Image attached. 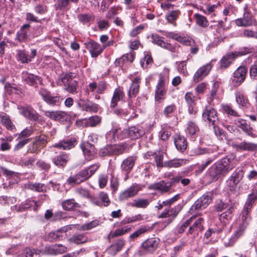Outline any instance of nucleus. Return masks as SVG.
<instances>
[{
	"instance_id": "f257e3e1",
	"label": "nucleus",
	"mask_w": 257,
	"mask_h": 257,
	"mask_svg": "<svg viewBox=\"0 0 257 257\" xmlns=\"http://www.w3.org/2000/svg\"><path fill=\"white\" fill-rule=\"evenodd\" d=\"M117 131L118 130L117 129L113 128L110 132L114 141H115L116 139L120 140L127 138L137 139L145 134L143 130L135 126L125 128L120 131L119 133H117Z\"/></svg>"
},
{
	"instance_id": "f03ea898",
	"label": "nucleus",
	"mask_w": 257,
	"mask_h": 257,
	"mask_svg": "<svg viewBox=\"0 0 257 257\" xmlns=\"http://www.w3.org/2000/svg\"><path fill=\"white\" fill-rule=\"evenodd\" d=\"M252 52L251 49L245 47L238 51H234L224 56L220 60L221 68H226L237 57L245 55Z\"/></svg>"
},
{
	"instance_id": "7ed1b4c3",
	"label": "nucleus",
	"mask_w": 257,
	"mask_h": 257,
	"mask_svg": "<svg viewBox=\"0 0 257 257\" xmlns=\"http://www.w3.org/2000/svg\"><path fill=\"white\" fill-rule=\"evenodd\" d=\"M244 14L242 18L235 20V24L238 27H247L257 25V21L251 14L247 5L244 8Z\"/></svg>"
},
{
	"instance_id": "20e7f679",
	"label": "nucleus",
	"mask_w": 257,
	"mask_h": 257,
	"mask_svg": "<svg viewBox=\"0 0 257 257\" xmlns=\"http://www.w3.org/2000/svg\"><path fill=\"white\" fill-rule=\"evenodd\" d=\"M182 208V205L181 204H178L174 207H169L168 209H165L161 214H160L158 215V218H167L168 219L165 221L164 222L167 225L169 224L172 223L177 217Z\"/></svg>"
},
{
	"instance_id": "39448f33",
	"label": "nucleus",
	"mask_w": 257,
	"mask_h": 257,
	"mask_svg": "<svg viewBox=\"0 0 257 257\" xmlns=\"http://www.w3.org/2000/svg\"><path fill=\"white\" fill-rule=\"evenodd\" d=\"M202 118L204 121L212 126L217 125L219 121L216 111L210 106L206 107L203 110Z\"/></svg>"
},
{
	"instance_id": "423d86ee",
	"label": "nucleus",
	"mask_w": 257,
	"mask_h": 257,
	"mask_svg": "<svg viewBox=\"0 0 257 257\" xmlns=\"http://www.w3.org/2000/svg\"><path fill=\"white\" fill-rule=\"evenodd\" d=\"M212 197L209 193L203 194L194 202L190 210L194 212L205 208L211 202Z\"/></svg>"
},
{
	"instance_id": "0eeeda50",
	"label": "nucleus",
	"mask_w": 257,
	"mask_h": 257,
	"mask_svg": "<svg viewBox=\"0 0 257 257\" xmlns=\"http://www.w3.org/2000/svg\"><path fill=\"white\" fill-rule=\"evenodd\" d=\"M90 177L87 170L83 169L75 175L69 177L67 180V183L70 185H78L88 180Z\"/></svg>"
},
{
	"instance_id": "6e6552de",
	"label": "nucleus",
	"mask_w": 257,
	"mask_h": 257,
	"mask_svg": "<svg viewBox=\"0 0 257 257\" xmlns=\"http://www.w3.org/2000/svg\"><path fill=\"white\" fill-rule=\"evenodd\" d=\"M242 169L237 168L227 180V184L230 191H234L237 184L243 177Z\"/></svg>"
},
{
	"instance_id": "1a4fd4ad",
	"label": "nucleus",
	"mask_w": 257,
	"mask_h": 257,
	"mask_svg": "<svg viewBox=\"0 0 257 257\" xmlns=\"http://www.w3.org/2000/svg\"><path fill=\"white\" fill-rule=\"evenodd\" d=\"M220 161L213 164L208 170L207 174L213 179H217L220 175H225L228 172L222 166Z\"/></svg>"
},
{
	"instance_id": "9d476101",
	"label": "nucleus",
	"mask_w": 257,
	"mask_h": 257,
	"mask_svg": "<svg viewBox=\"0 0 257 257\" xmlns=\"http://www.w3.org/2000/svg\"><path fill=\"white\" fill-rule=\"evenodd\" d=\"M78 105L81 108V110L90 112H97L99 109V106L88 99L84 100L80 98L78 102Z\"/></svg>"
},
{
	"instance_id": "9b49d317",
	"label": "nucleus",
	"mask_w": 257,
	"mask_h": 257,
	"mask_svg": "<svg viewBox=\"0 0 257 257\" xmlns=\"http://www.w3.org/2000/svg\"><path fill=\"white\" fill-rule=\"evenodd\" d=\"M140 190V186L137 184H134L120 194L119 200L120 201H123L128 198L133 197L138 194Z\"/></svg>"
},
{
	"instance_id": "f8f14e48",
	"label": "nucleus",
	"mask_w": 257,
	"mask_h": 257,
	"mask_svg": "<svg viewBox=\"0 0 257 257\" xmlns=\"http://www.w3.org/2000/svg\"><path fill=\"white\" fill-rule=\"evenodd\" d=\"M212 65L210 63H208L202 67H201L194 75V82L197 83L202 80L209 74Z\"/></svg>"
},
{
	"instance_id": "ddd939ff",
	"label": "nucleus",
	"mask_w": 257,
	"mask_h": 257,
	"mask_svg": "<svg viewBox=\"0 0 257 257\" xmlns=\"http://www.w3.org/2000/svg\"><path fill=\"white\" fill-rule=\"evenodd\" d=\"M204 220L202 218H198L191 225L187 232V234L193 235L194 237L198 236L199 233L201 232L204 229L203 226Z\"/></svg>"
},
{
	"instance_id": "4468645a",
	"label": "nucleus",
	"mask_w": 257,
	"mask_h": 257,
	"mask_svg": "<svg viewBox=\"0 0 257 257\" xmlns=\"http://www.w3.org/2000/svg\"><path fill=\"white\" fill-rule=\"evenodd\" d=\"M152 42L156 44L160 47L168 50L172 52L176 51V47L171 45L170 43H166L163 40V38L160 37L157 34H152Z\"/></svg>"
},
{
	"instance_id": "2eb2a0df",
	"label": "nucleus",
	"mask_w": 257,
	"mask_h": 257,
	"mask_svg": "<svg viewBox=\"0 0 257 257\" xmlns=\"http://www.w3.org/2000/svg\"><path fill=\"white\" fill-rule=\"evenodd\" d=\"M220 162L222 163V166L229 172L232 170L237 164V160L235 159V156L233 154H230L221 159Z\"/></svg>"
},
{
	"instance_id": "dca6fc26",
	"label": "nucleus",
	"mask_w": 257,
	"mask_h": 257,
	"mask_svg": "<svg viewBox=\"0 0 257 257\" xmlns=\"http://www.w3.org/2000/svg\"><path fill=\"white\" fill-rule=\"evenodd\" d=\"M81 149L88 160H92L95 156L94 146L88 142H84L81 145Z\"/></svg>"
},
{
	"instance_id": "f3484780",
	"label": "nucleus",
	"mask_w": 257,
	"mask_h": 257,
	"mask_svg": "<svg viewBox=\"0 0 257 257\" xmlns=\"http://www.w3.org/2000/svg\"><path fill=\"white\" fill-rule=\"evenodd\" d=\"M235 124L243 131L247 135L252 137L255 138L256 135L252 133V128L250 126L249 123H247L246 121L244 119L239 118L235 121Z\"/></svg>"
},
{
	"instance_id": "a211bd4d",
	"label": "nucleus",
	"mask_w": 257,
	"mask_h": 257,
	"mask_svg": "<svg viewBox=\"0 0 257 257\" xmlns=\"http://www.w3.org/2000/svg\"><path fill=\"white\" fill-rule=\"evenodd\" d=\"M101 121V118L98 116L95 115L91 116L88 119H83L76 120V123L78 125H84L85 126H95L98 124Z\"/></svg>"
},
{
	"instance_id": "6ab92c4d",
	"label": "nucleus",
	"mask_w": 257,
	"mask_h": 257,
	"mask_svg": "<svg viewBox=\"0 0 257 257\" xmlns=\"http://www.w3.org/2000/svg\"><path fill=\"white\" fill-rule=\"evenodd\" d=\"M21 113L27 118L33 120L38 119L39 117L38 113L30 106L22 107Z\"/></svg>"
},
{
	"instance_id": "aec40b11",
	"label": "nucleus",
	"mask_w": 257,
	"mask_h": 257,
	"mask_svg": "<svg viewBox=\"0 0 257 257\" xmlns=\"http://www.w3.org/2000/svg\"><path fill=\"white\" fill-rule=\"evenodd\" d=\"M85 45L86 48L90 52L92 57H96L103 50L100 45L94 41L89 42Z\"/></svg>"
},
{
	"instance_id": "412c9836",
	"label": "nucleus",
	"mask_w": 257,
	"mask_h": 257,
	"mask_svg": "<svg viewBox=\"0 0 257 257\" xmlns=\"http://www.w3.org/2000/svg\"><path fill=\"white\" fill-rule=\"evenodd\" d=\"M30 27L29 24H25L22 26L16 34V39L20 42L26 41L29 36V30Z\"/></svg>"
},
{
	"instance_id": "4be33fe9",
	"label": "nucleus",
	"mask_w": 257,
	"mask_h": 257,
	"mask_svg": "<svg viewBox=\"0 0 257 257\" xmlns=\"http://www.w3.org/2000/svg\"><path fill=\"white\" fill-rule=\"evenodd\" d=\"M23 79L27 84L32 86L37 85L38 82L40 83L42 82L41 78L40 77L27 72L23 73Z\"/></svg>"
},
{
	"instance_id": "5701e85b",
	"label": "nucleus",
	"mask_w": 257,
	"mask_h": 257,
	"mask_svg": "<svg viewBox=\"0 0 257 257\" xmlns=\"http://www.w3.org/2000/svg\"><path fill=\"white\" fill-rule=\"evenodd\" d=\"M166 93L165 89V82L164 80L161 78L157 85L155 91V99L157 101H160L164 99V95Z\"/></svg>"
},
{
	"instance_id": "b1692460",
	"label": "nucleus",
	"mask_w": 257,
	"mask_h": 257,
	"mask_svg": "<svg viewBox=\"0 0 257 257\" xmlns=\"http://www.w3.org/2000/svg\"><path fill=\"white\" fill-rule=\"evenodd\" d=\"M92 202L99 206H107L110 203V200L107 193L101 192L98 195V198H94Z\"/></svg>"
},
{
	"instance_id": "393cba45",
	"label": "nucleus",
	"mask_w": 257,
	"mask_h": 257,
	"mask_svg": "<svg viewBox=\"0 0 257 257\" xmlns=\"http://www.w3.org/2000/svg\"><path fill=\"white\" fill-rule=\"evenodd\" d=\"M159 242V239L158 238H149L142 243V247L145 250L150 252H152L158 247Z\"/></svg>"
},
{
	"instance_id": "a878e982",
	"label": "nucleus",
	"mask_w": 257,
	"mask_h": 257,
	"mask_svg": "<svg viewBox=\"0 0 257 257\" xmlns=\"http://www.w3.org/2000/svg\"><path fill=\"white\" fill-rule=\"evenodd\" d=\"M174 143L177 149L183 152L187 147V142L184 137L179 135H176L174 137Z\"/></svg>"
},
{
	"instance_id": "bb28decb",
	"label": "nucleus",
	"mask_w": 257,
	"mask_h": 257,
	"mask_svg": "<svg viewBox=\"0 0 257 257\" xmlns=\"http://www.w3.org/2000/svg\"><path fill=\"white\" fill-rule=\"evenodd\" d=\"M124 244L125 241L123 239L117 240L107 248L108 253L111 255H114L117 252L121 250Z\"/></svg>"
},
{
	"instance_id": "cd10ccee",
	"label": "nucleus",
	"mask_w": 257,
	"mask_h": 257,
	"mask_svg": "<svg viewBox=\"0 0 257 257\" xmlns=\"http://www.w3.org/2000/svg\"><path fill=\"white\" fill-rule=\"evenodd\" d=\"M124 96V93L122 88L120 87L116 88L114 91L111 99L110 106L112 107L116 106L117 102L120 100H122Z\"/></svg>"
},
{
	"instance_id": "c85d7f7f",
	"label": "nucleus",
	"mask_w": 257,
	"mask_h": 257,
	"mask_svg": "<svg viewBox=\"0 0 257 257\" xmlns=\"http://www.w3.org/2000/svg\"><path fill=\"white\" fill-rule=\"evenodd\" d=\"M189 160L183 159H174L166 161L164 163V167L168 168H177L187 164Z\"/></svg>"
},
{
	"instance_id": "c756f323",
	"label": "nucleus",
	"mask_w": 257,
	"mask_h": 257,
	"mask_svg": "<svg viewBox=\"0 0 257 257\" xmlns=\"http://www.w3.org/2000/svg\"><path fill=\"white\" fill-rule=\"evenodd\" d=\"M76 145V140L75 139L66 140L61 141L55 144L50 148H58L63 150H69L73 148Z\"/></svg>"
},
{
	"instance_id": "7c9ffc66",
	"label": "nucleus",
	"mask_w": 257,
	"mask_h": 257,
	"mask_svg": "<svg viewBox=\"0 0 257 257\" xmlns=\"http://www.w3.org/2000/svg\"><path fill=\"white\" fill-rule=\"evenodd\" d=\"M149 188L153 190L160 191L162 193L167 192L171 189V185L169 184V182L164 181L154 183L151 185Z\"/></svg>"
},
{
	"instance_id": "2f4dec72",
	"label": "nucleus",
	"mask_w": 257,
	"mask_h": 257,
	"mask_svg": "<svg viewBox=\"0 0 257 257\" xmlns=\"http://www.w3.org/2000/svg\"><path fill=\"white\" fill-rule=\"evenodd\" d=\"M44 114L50 119L58 121L64 119L67 115L66 113L64 111L58 110L44 111Z\"/></svg>"
},
{
	"instance_id": "473e14b6",
	"label": "nucleus",
	"mask_w": 257,
	"mask_h": 257,
	"mask_svg": "<svg viewBox=\"0 0 257 257\" xmlns=\"http://www.w3.org/2000/svg\"><path fill=\"white\" fill-rule=\"evenodd\" d=\"M141 78L140 77H136L132 82L130 86L128 95L130 97H135L139 93L140 89V84L141 82Z\"/></svg>"
},
{
	"instance_id": "72a5a7b5",
	"label": "nucleus",
	"mask_w": 257,
	"mask_h": 257,
	"mask_svg": "<svg viewBox=\"0 0 257 257\" xmlns=\"http://www.w3.org/2000/svg\"><path fill=\"white\" fill-rule=\"evenodd\" d=\"M246 226L247 225L246 224H245V223H241L239 225L238 227L236 229L233 234L230 238V245H232L234 243L243 235Z\"/></svg>"
},
{
	"instance_id": "f704fd0d",
	"label": "nucleus",
	"mask_w": 257,
	"mask_h": 257,
	"mask_svg": "<svg viewBox=\"0 0 257 257\" xmlns=\"http://www.w3.org/2000/svg\"><path fill=\"white\" fill-rule=\"evenodd\" d=\"M68 160V155L62 153L54 158L52 161L55 165L58 167H64L66 165Z\"/></svg>"
},
{
	"instance_id": "c9c22d12",
	"label": "nucleus",
	"mask_w": 257,
	"mask_h": 257,
	"mask_svg": "<svg viewBox=\"0 0 257 257\" xmlns=\"http://www.w3.org/2000/svg\"><path fill=\"white\" fill-rule=\"evenodd\" d=\"M136 159L134 157L130 156L124 159L121 165L122 170L129 172L133 169Z\"/></svg>"
},
{
	"instance_id": "e433bc0d",
	"label": "nucleus",
	"mask_w": 257,
	"mask_h": 257,
	"mask_svg": "<svg viewBox=\"0 0 257 257\" xmlns=\"http://www.w3.org/2000/svg\"><path fill=\"white\" fill-rule=\"evenodd\" d=\"M247 69L243 66L239 67L234 73V77L236 79V81L241 83L245 78Z\"/></svg>"
},
{
	"instance_id": "4c0bfd02",
	"label": "nucleus",
	"mask_w": 257,
	"mask_h": 257,
	"mask_svg": "<svg viewBox=\"0 0 257 257\" xmlns=\"http://www.w3.org/2000/svg\"><path fill=\"white\" fill-rule=\"evenodd\" d=\"M1 123L5 126L8 130L13 131L15 129V126L11 121L10 117L6 114H2L0 115Z\"/></svg>"
},
{
	"instance_id": "58836bf2",
	"label": "nucleus",
	"mask_w": 257,
	"mask_h": 257,
	"mask_svg": "<svg viewBox=\"0 0 257 257\" xmlns=\"http://www.w3.org/2000/svg\"><path fill=\"white\" fill-rule=\"evenodd\" d=\"M234 208L233 205H231L227 210L222 213L220 216V220L224 223H227L232 217V212L234 211Z\"/></svg>"
},
{
	"instance_id": "ea45409f",
	"label": "nucleus",
	"mask_w": 257,
	"mask_h": 257,
	"mask_svg": "<svg viewBox=\"0 0 257 257\" xmlns=\"http://www.w3.org/2000/svg\"><path fill=\"white\" fill-rule=\"evenodd\" d=\"M112 156L119 155L123 154L127 147L126 144L111 145Z\"/></svg>"
},
{
	"instance_id": "a19ab883",
	"label": "nucleus",
	"mask_w": 257,
	"mask_h": 257,
	"mask_svg": "<svg viewBox=\"0 0 257 257\" xmlns=\"http://www.w3.org/2000/svg\"><path fill=\"white\" fill-rule=\"evenodd\" d=\"M16 56L18 60L22 63H28L31 61V58L29 57V55L24 50H17Z\"/></svg>"
},
{
	"instance_id": "79ce46f5",
	"label": "nucleus",
	"mask_w": 257,
	"mask_h": 257,
	"mask_svg": "<svg viewBox=\"0 0 257 257\" xmlns=\"http://www.w3.org/2000/svg\"><path fill=\"white\" fill-rule=\"evenodd\" d=\"M150 201L147 199H137L130 204L132 207L137 208H146L150 204Z\"/></svg>"
},
{
	"instance_id": "37998d69",
	"label": "nucleus",
	"mask_w": 257,
	"mask_h": 257,
	"mask_svg": "<svg viewBox=\"0 0 257 257\" xmlns=\"http://www.w3.org/2000/svg\"><path fill=\"white\" fill-rule=\"evenodd\" d=\"M62 206L65 210H70L74 208L79 207V205L74 199H70L62 202Z\"/></svg>"
},
{
	"instance_id": "c03bdc74",
	"label": "nucleus",
	"mask_w": 257,
	"mask_h": 257,
	"mask_svg": "<svg viewBox=\"0 0 257 257\" xmlns=\"http://www.w3.org/2000/svg\"><path fill=\"white\" fill-rule=\"evenodd\" d=\"M199 131V128L195 122L190 121L187 123L186 132L191 136L195 138L196 133Z\"/></svg>"
},
{
	"instance_id": "a18cd8bd",
	"label": "nucleus",
	"mask_w": 257,
	"mask_h": 257,
	"mask_svg": "<svg viewBox=\"0 0 257 257\" xmlns=\"http://www.w3.org/2000/svg\"><path fill=\"white\" fill-rule=\"evenodd\" d=\"M64 86V90L70 93L74 94L78 93V83L76 80L69 82Z\"/></svg>"
},
{
	"instance_id": "49530a36",
	"label": "nucleus",
	"mask_w": 257,
	"mask_h": 257,
	"mask_svg": "<svg viewBox=\"0 0 257 257\" xmlns=\"http://www.w3.org/2000/svg\"><path fill=\"white\" fill-rule=\"evenodd\" d=\"M257 199V194L254 192L248 195L246 202L244 205V208H246V209H249L251 210V209L252 207L253 204L254 203L255 201Z\"/></svg>"
},
{
	"instance_id": "de8ad7c7",
	"label": "nucleus",
	"mask_w": 257,
	"mask_h": 257,
	"mask_svg": "<svg viewBox=\"0 0 257 257\" xmlns=\"http://www.w3.org/2000/svg\"><path fill=\"white\" fill-rule=\"evenodd\" d=\"M194 17L196 24L199 26L205 28L208 26L209 23L205 17L198 14H195Z\"/></svg>"
},
{
	"instance_id": "09e8293b",
	"label": "nucleus",
	"mask_w": 257,
	"mask_h": 257,
	"mask_svg": "<svg viewBox=\"0 0 257 257\" xmlns=\"http://www.w3.org/2000/svg\"><path fill=\"white\" fill-rule=\"evenodd\" d=\"M131 230V228L123 227L120 229H116L114 232H111L108 235V238L109 239L113 238L115 237L122 235L125 233L129 232Z\"/></svg>"
},
{
	"instance_id": "8fccbe9b",
	"label": "nucleus",
	"mask_w": 257,
	"mask_h": 257,
	"mask_svg": "<svg viewBox=\"0 0 257 257\" xmlns=\"http://www.w3.org/2000/svg\"><path fill=\"white\" fill-rule=\"evenodd\" d=\"M41 251L39 250L26 247L23 250L26 257H40Z\"/></svg>"
},
{
	"instance_id": "3c124183",
	"label": "nucleus",
	"mask_w": 257,
	"mask_h": 257,
	"mask_svg": "<svg viewBox=\"0 0 257 257\" xmlns=\"http://www.w3.org/2000/svg\"><path fill=\"white\" fill-rule=\"evenodd\" d=\"M86 237L83 234H78L73 235L69 239V241L76 244L84 243L86 241Z\"/></svg>"
},
{
	"instance_id": "603ef678",
	"label": "nucleus",
	"mask_w": 257,
	"mask_h": 257,
	"mask_svg": "<svg viewBox=\"0 0 257 257\" xmlns=\"http://www.w3.org/2000/svg\"><path fill=\"white\" fill-rule=\"evenodd\" d=\"M76 75L72 72H67L62 76L61 81L64 84V86L69 83V82H72L73 79L74 78Z\"/></svg>"
},
{
	"instance_id": "864d4df0",
	"label": "nucleus",
	"mask_w": 257,
	"mask_h": 257,
	"mask_svg": "<svg viewBox=\"0 0 257 257\" xmlns=\"http://www.w3.org/2000/svg\"><path fill=\"white\" fill-rule=\"evenodd\" d=\"M78 19L83 24H87L91 21L93 20L94 17L92 15L88 14H80L78 16Z\"/></svg>"
},
{
	"instance_id": "5fc2aeb1",
	"label": "nucleus",
	"mask_w": 257,
	"mask_h": 257,
	"mask_svg": "<svg viewBox=\"0 0 257 257\" xmlns=\"http://www.w3.org/2000/svg\"><path fill=\"white\" fill-rule=\"evenodd\" d=\"M78 2V0H58V7L62 10L67 8L71 3L77 4Z\"/></svg>"
},
{
	"instance_id": "6e6d98bb",
	"label": "nucleus",
	"mask_w": 257,
	"mask_h": 257,
	"mask_svg": "<svg viewBox=\"0 0 257 257\" xmlns=\"http://www.w3.org/2000/svg\"><path fill=\"white\" fill-rule=\"evenodd\" d=\"M236 101L237 103L242 106L246 107L248 104V101L244 96L240 93H238L236 95Z\"/></svg>"
},
{
	"instance_id": "4d7b16f0",
	"label": "nucleus",
	"mask_w": 257,
	"mask_h": 257,
	"mask_svg": "<svg viewBox=\"0 0 257 257\" xmlns=\"http://www.w3.org/2000/svg\"><path fill=\"white\" fill-rule=\"evenodd\" d=\"M98 225V221L97 220H93L89 223L81 225L79 228V230L81 231L88 230L96 227Z\"/></svg>"
},
{
	"instance_id": "13d9d810",
	"label": "nucleus",
	"mask_w": 257,
	"mask_h": 257,
	"mask_svg": "<svg viewBox=\"0 0 257 257\" xmlns=\"http://www.w3.org/2000/svg\"><path fill=\"white\" fill-rule=\"evenodd\" d=\"M99 155L101 157L112 156L111 145H107L101 149L99 151Z\"/></svg>"
},
{
	"instance_id": "bf43d9fd",
	"label": "nucleus",
	"mask_w": 257,
	"mask_h": 257,
	"mask_svg": "<svg viewBox=\"0 0 257 257\" xmlns=\"http://www.w3.org/2000/svg\"><path fill=\"white\" fill-rule=\"evenodd\" d=\"M61 98L58 96L50 95L45 102L52 105H59L61 103Z\"/></svg>"
},
{
	"instance_id": "052dcab7",
	"label": "nucleus",
	"mask_w": 257,
	"mask_h": 257,
	"mask_svg": "<svg viewBox=\"0 0 257 257\" xmlns=\"http://www.w3.org/2000/svg\"><path fill=\"white\" fill-rule=\"evenodd\" d=\"M141 64L144 68H148L153 62V59L151 55L147 54L143 59L141 60Z\"/></svg>"
},
{
	"instance_id": "680f3d73",
	"label": "nucleus",
	"mask_w": 257,
	"mask_h": 257,
	"mask_svg": "<svg viewBox=\"0 0 257 257\" xmlns=\"http://www.w3.org/2000/svg\"><path fill=\"white\" fill-rule=\"evenodd\" d=\"M47 137L44 135H41L37 136L35 138V141L38 144V145L43 148L45 146L47 143Z\"/></svg>"
},
{
	"instance_id": "e2e57ef3",
	"label": "nucleus",
	"mask_w": 257,
	"mask_h": 257,
	"mask_svg": "<svg viewBox=\"0 0 257 257\" xmlns=\"http://www.w3.org/2000/svg\"><path fill=\"white\" fill-rule=\"evenodd\" d=\"M163 159L164 154L163 153L159 152L155 154V160L158 167H164Z\"/></svg>"
},
{
	"instance_id": "0e129e2a",
	"label": "nucleus",
	"mask_w": 257,
	"mask_h": 257,
	"mask_svg": "<svg viewBox=\"0 0 257 257\" xmlns=\"http://www.w3.org/2000/svg\"><path fill=\"white\" fill-rule=\"evenodd\" d=\"M62 235L59 234V231L51 232L48 236V239L49 241L61 240Z\"/></svg>"
},
{
	"instance_id": "69168bd1",
	"label": "nucleus",
	"mask_w": 257,
	"mask_h": 257,
	"mask_svg": "<svg viewBox=\"0 0 257 257\" xmlns=\"http://www.w3.org/2000/svg\"><path fill=\"white\" fill-rule=\"evenodd\" d=\"M216 157H213L212 158H210L208 159L206 162L202 163L200 165H199L198 167V170H196L198 173H201L213 161L216 159Z\"/></svg>"
},
{
	"instance_id": "338daca9",
	"label": "nucleus",
	"mask_w": 257,
	"mask_h": 257,
	"mask_svg": "<svg viewBox=\"0 0 257 257\" xmlns=\"http://www.w3.org/2000/svg\"><path fill=\"white\" fill-rule=\"evenodd\" d=\"M41 147L34 140V141L30 144L28 146V152L31 153H36L39 152L41 149Z\"/></svg>"
},
{
	"instance_id": "774afa93",
	"label": "nucleus",
	"mask_w": 257,
	"mask_h": 257,
	"mask_svg": "<svg viewBox=\"0 0 257 257\" xmlns=\"http://www.w3.org/2000/svg\"><path fill=\"white\" fill-rule=\"evenodd\" d=\"M224 111L228 115H230L233 116H239V115L238 112L235 110L233 109L230 106L228 105H224L222 106Z\"/></svg>"
}]
</instances>
